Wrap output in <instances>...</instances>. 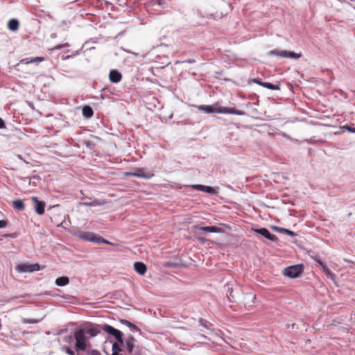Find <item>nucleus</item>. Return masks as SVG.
<instances>
[{
    "label": "nucleus",
    "mask_w": 355,
    "mask_h": 355,
    "mask_svg": "<svg viewBox=\"0 0 355 355\" xmlns=\"http://www.w3.org/2000/svg\"><path fill=\"white\" fill-rule=\"evenodd\" d=\"M100 333V330L93 326L81 328L74 332V336H69L65 338L67 341H73L75 340V349L77 352L85 351L91 348L92 345L89 338L96 336Z\"/></svg>",
    "instance_id": "f257e3e1"
},
{
    "label": "nucleus",
    "mask_w": 355,
    "mask_h": 355,
    "mask_svg": "<svg viewBox=\"0 0 355 355\" xmlns=\"http://www.w3.org/2000/svg\"><path fill=\"white\" fill-rule=\"evenodd\" d=\"M198 108L206 113H219V114H231L239 116H243L245 112L241 110H236L232 107H213L211 105H200Z\"/></svg>",
    "instance_id": "f03ea898"
},
{
    "label": "nucleus",
    "mask_w": 355,
    "mask_h": 355,
    "mask_svg": "<svg viewBox=\"0 0 355 355\" xmlns=\"http://www.w3.org/2000/svg\"><path fill=\"white\" fill-rule=\"evenodd\" d=\"M80 238L84 239L85 241H94L98 243H106L114 245L113 243L109 242L101 236H98L95 234L89 232H83L79 234Z\"/></svg>",
    "instance_id": "7ed1b4c3"
},
{
    "label": "nucleus",
    "mask_w": 355,
    "mask_h": 355,
    "mask_svg": "<svg viewBox=\"0 0 355 355\" xmlns=\"http://www.w3.org/2000/svg\"><path fill=\"white\" fill-rule=\"evenodd\" d=\"M268 55H277L282 58H288L292 59H299L302 57V53H297L293 51H288L286 50L279 51V50H272L268 52Z\"/></svg>",
    "instance_id": "20e7f679"
},
{
    "label": "nucleus",
    "mask_w": 355,
    "mask_h": 355,
    "mask_svg": "<svg viewBox=\"0 0 355 355\" xmlns=\"http://www.w3.org/2000/svg\"><path fill=\"white\" fill-rule=\"evenodd\" d=\"M302 272V266L295 265L286 268L284 270V275L291 278H295L299 277Z\"/></svg>",
    "instance_id": "39448f33"
},
{
    "label": "nucleus",
    "mask_w": 355,
    "mask_h": 355,
    "mask_svg": "<svg viewBox=\"0 0 355 355\" xmlns=\"http://www.w3.org/2000/svg\"><path fill=\"white\" fill-rule=\"evenodd\" d=\"M103 330L105 331L109 334L114 336L116 338V339L117 340V341L119 343L120 345L123 344V340L122 338V333L119 330L116 329L114 327H112V326L108 325V324H105L103 326Z\"/></svg>",
    "instance_id": "423d86ee"
},
{
    "label": "nucleus",
    "mask_w": 355,
    "mask_h": 355,
    "mask_svg": "<svg viewBox=\"0 0 355 355\" xmlns=\"http://www.w3.org/2000/svg\"><path fill=\"white\" fill-rule=\"evenodd\" d=\"M40 266L37 263L35 264H19L16 266V270L19 272H35L38 271Z\"/></svg>",
    "instance_id": "0eeeda50"
},
{
    "label": "nucleus",
    "mask_w": 355,
    "mask_h": 355,
    "mask_svg": "<svg viewBox=\"0 0 355 355\" xmlns=\"http://www.w3.org/2000/svg\"><path fill=\"white\" fill-rule=\"evenodd\" d=\"M32 201L35 203V210L39 215H42L44 213L45 203L43 201H40L37 197H32Z\"/></svg>",
    "instance_id": "6e6552de"
},
{
    "label": "nucleus",
    "mask_w": 355,
    "mask_h": 355,
    "mask_svg": "<svg viewBox=\"0 0 355 355\" xmlns=\"http://www.w3.org/2000/svg\"><path fill=\"white\" fill-rule=\"evenodd\" d=\"M154 173L152 171L145 172L143 168H138L134 171L133 176L137 178H142L145 179H150L154 177Z\"/></svg>",
    "instance_id": "1a4fd4ad"
},
{
    "label": "nucleus",
    "mask_w": 355,
    "mask_h": 355,
    "mask_svg": "<svg viewBox=\"0 0 355 355\" xmlns=\"http://www.w3.org/2000/svg\"><path fill=\"white\" fill-rule=\"evenodd\" d=\"M255 232L271 241H277V237L275 235L270 234V232L266 228L263 227L257 229L255 230Z\"/></svg>",
    "instance_id": "9d476101"
},
{
    "label": "nucleus",
    "mask_w": 355,
    "mask_h": 355,
    "mask_svg": "<svg viewBox=\"0 0 355 355\" xmlns=\"http://www.w3.org/2000/svg\"><path fill=\"white\" fill-rule=\"evenodd\" d=\"M44 60H45V58L42 57V56H38V57H35V58H26L21 59L19 61V62L17 64V65H19L20 64H31V63H39V62H41Z\"/></svg>",
    "instance_id": "9b49d317"
},
{
    "label": "nucleus",
    "mask_w": 355,
    "mask_h": 355,
    "mask_svg": "<svg viewBox=\"0 0 355 355\" xmlns=\"http://www.w3.org/2000/svg\"><path fill=\"white\" fill-rule=\"evenodd\" d=\"M193 229L200 230L206 232L220 233L223 232L220 228L216 226L200 227L199 225H194L193 226Z\"/></svg>",
    "instance_id": "f8f14e48"
},
{
    "label": "nucleus",
    "mask_w": 355,
    "mask_h": 355,
    "mask_svg": "<svg viewBox=\"0 0 355 355\" xmlns=\"http://www.w3.org/2000/svg\"><path fill=\"white\" fill-rule=\"evenodd\" d=\"M110 80L112 83H117L121 81L122 78V75L117 70H111L109 74Z\"/></svg>",
    "instance_id": "ddd939ff"
},
{
    "label": "nucleus",
    "mask_w": 355,
    "mask_h": 355,
    "mask_svg": "<svg viewBox=\"0 0 355 355\" xmlns=\"http://www.w3.org/2000/svg\"><path fill=\"white\" fill-rule=\"evenodd\" d=\"M134 268L136 272L141 275H144L147 270L146 266L144 263L139 261L134 263Z\"/></svg>",
    "instance_id": "4468645a"
},
{
    "label": "nucleus",
    "mask_w": 355,
    "mask_h": 355,
    "mask_svg": "<svg viewBox=\"0 0 355 355\" xmlns=\"http://www.w3.org/2000/svg\"><path fill=\"white\" fill-rule=\"evenodd\" d=\"M191 188H193L196 190H198V191H201L207 192L209 193H214V189L212 187H209V186H205V185H201V184H194V185L191 186Z\"/></svg>",
    "instance_id": "2eb2a0df"
},
{
    "label": "nucleus",
    "mask_w": 355,
    "mask_h": 355,
    "mask_svg": "<svg viewBox=\"0 0 355 355\" xmlns=\"http://www.w3.org/2000/svg\"><path fill=\"white\" fill-rule=\"evenodd\" d=\"M135 342L136 339L132 336H130L125 340V347L128 353H132Z\"/></svg>",
    "instance_id": "dca6fc26"
},
{
    "label": "nucleus",
    "mask_w": 355,
    "mask_h": 355,
    "mask_svg": "<svg viewBox=\"0 0 355 355\" xmlns=\"http://www.w3.org/2000/svg\"><path fill=\"white\" fill-rule=\"evenodd\" d=\"M318 263L320 265L326 275L331 279L334 280L335 278V275L328 268V267L320 260L318 261Z\"/></svg>",
    "instance_id": "f3484780"
},
{
    "label": "nucleus",
    "mask_w": 355,
    "mask_h": 355,
    "mask_svg": "<svg viewBox=\"0 0 355 355\" xmlns=\"http://www.w3.org/2000/svg\"><path fill=\"white\" fill-rule=\"evenodd\" d=\"M83 114L86 118H91L94 115V112L92 108L89 105H85L83 107Z\"/></svg>",
    "instance_id": "a211bd4d"
},
{
    "label": "nucleus",
    "mask_w": 355,
    "mask_h": 355,
    "mask_svg": "<svg viewBox=\"0 0 355 355\" xmlns=\"http://www.w3.org/2000/svg\"><path fill=\"white\" fill-rule=\"evenodd\" d=\"M8 27L10 31H15L19 28V21L15 19H12L8 21Z\"/></svg>",
    "instance_id": "6ab92c4d"
},
{
    "label": "nucleus",
    "mask_w": 355,
    "mask_h": 355,
    "mask_svg": "<svg viewBox=\"0 0 355 355\" xmlns=\"http://www.w3.org/2000/svg\"><path fill=\"white\" fill-rule=\"evenodd\" d=\"M69 279L67 277H60L56 279L55 284L59 286H64L69 284Z\"/></svg>",
    "instance_id": "aec40b11"
},
{
    "label": "nucleus",
    "mask_w": 355,
    "mask_h": 355,
    "mask_svg": "<svg viewBox=\"0 0 355 355\" xmlns=\"http://www.w3.org/2000/svg\"><path fill=\"white\" fill-rule=\"evenodd\" d=\"M13 207L17 210H24L25 205L21 200H16L12 202Z\"/></svg>",
    "instance_id": "412c9836"
},
{
    "label": "nucleus",
    "mask_w": 355,
    "mask_h": 355,
    "mask_svg": "<svg viewBox=\"0 0 355 355\" xmlns=\"http://www.w3.org/2000/svg\"><path fill=\"white\" fill-rule=\"evenodd\" d=\"M262 87L271 89V90H279L280 87L279 85H273L270 83L264 82V84H262Z\"/></svg>",
    "instance_id": "4be33fe9"
},
{
    "label": "nucleus",
    "mask_w": 355,
    "mask_h": 355,
    "mask_svg": "<svg viewBox=\"0 0 355 355\" xmlns=\"http://www.w3.org/2000/svg\"><path fill=\"white\" fill-rule=\"evenodd\" d=\"M105 203V201H101L99 200H94L89 202H85L84 204L87 206H100L104 205Z\"/></svg>",
    "instance_id": "5701e85b"
},
{
    "label": "nucleus",
    "mask_w": 355,
    "mask_h": 355,
    "mask_svg": "<svg viewBox=\"0 0 355 355\" xmlns=\"http://www.w3.org/2000/svg\"><path fill=\"white\" fill-rule=\"evenodd\" d=\"M121 322L123 324H125L127 325L128 327L136 330V331H140L139 328L137 327L135 324L130 322L129 321L126 320H121Z\"/></svg>",
    "instance_id": "b1692460"
},
{
    "label": "nucleus",
    "mask_w": 355,
    "mask_h": 355,
    "mask_svg": "<svg viewBox=\"0 0 355 355\" xmlns=\"http://www.w3.org/2000/svg\"><path fill=\"white\" fill-rule=\"evenodd\" d=\"M275 229L278 230L279 232L285 233L289 236H295V233L293 231H291L288 229L282 228V227H275Z\"/></svg>",
    "instance_id": "393cba45"
},
{
    "label": "nucleus",
    "mask_w": 355,
    "mask_h": 355,
    "mask_svg": "<svg viewBox=\"0 0 355 355\" xmlns=\"http://www.w3.org/2000/svg\"><path fill=\"white\" fill-rule=\"evenodd\" d=\"M112 352H120L121 351V347H120L119 344H118L117 343H114L112 344Z\"/></svg>",
    "instance_id": "a878e982"
},
{
    "label": "nucleus",
    "mask_w": 355,
    "mask_h": 355,
    "mask_svg": "<svg viewBox=\"0 0 355 355\" xmlns=\"http://www.w3.org/2000/svg\"><path fill=\"white\" fill-rule=\"evenodd\" d=\"M87 355H100V352L96 349H92L90 348L87 349Z\"/></svg>",
    "instance_id": "bb28decb"
},
{
    "label": "nucleus",
    "mask_w": 355,
    "mask_h": 355,
    "mask_svg": "<svg viewBox=\"0 0 355 355\" xmlns=\"http://www.w3.org/2000/svg\"><path fill=\"white\" fill-rule=\"evenodd\" d=\"M62 349L69 355H75L74 352L72 349H71L70 348H69L67 347H63Z\"/></svg>",
    "instance_id": "cd10ccee"
},
{
    "label": "nucleus",
    "mask_w": 355,
    "mask_h": 355,
    "mask_svg": "<svg viewBox=\"0 0 355 355\" xmlns=\"http://www.w3.org/2000/svg\"><path fill=\"white\" fill-rule=\"evenodd\" d=\"M24 322L29 323V324H35L39 322L38 320H34V319H25Z\"/></svg>",
    "instance_id": "c85d7f7f"
},
{
    "label": "nucleus",
    "mask_w": 355,
    "mask_h": 355,
    "mask_svg": "<svg viewBox=\"0 0 355 355\" xmlns=\"http://www.w3.org/2000/svg\"><path fill=\"white\" fill-rule=\"evenodd\" d=\"M252 81L255 83H257V84H258L259 85H261V86H262V84H264V82H262V81H261L260 80H258V79H253Z\"/></svg>",
    "instance_id": "c756f323"
},
{
    "label": "nucleus",
    "mask_w": 355,
    "mask_h": 355,
    "mask_svg": "<svg viewBox=\"0 0 355 355\" xmlns=\"http://www.w3.org/2000/svg\"><path fill=\"white\" fill-rule=\"evenodd\" d=\"M7 225V222L5 221V220H0V228H3L5 227H6Z\"/></svg>",
    "instance_id": "7c9ffc66"
},
{
    "label": "nucleus",
    "mask_w": 355,
    "mask_h": 355,
    "mask_svg": "<svg viewBox=\"0 0 355 355\" xmlns=\"http://www.w3.org/2000/svg\"><path fill=\"white\" fill-rule=\"evenodd\" d=\"M4 128H6L4 121L1 118H0V128L2 129Z\"/></svg>",
    "instance_id": "2f4dec72"
},
{
    "label": "nucleus",
    "mask_w": 355,
    "mask_h": 355,
    "mask_svg": "<svg viewBox=\"0 0 355 355\" xmlns=\"http://www.w3.org/2000/svg\"><path fill=\"white\" fill-rule=\"evenodd\" d=\"M346 128L351 132H355V128L351 126H347Z\"/></svg>",
    "instance_id": "473e14b6"
},
{
    "label": "nucleus",
    "mask_w": 355,
    "mask_h": 355,
    "mask_svg": "<svg viewBox=\"0 0 355 355\" xmlns=\"http://www.w3.org/2000/svg\"><path fill=\"white\" fill-rule=\"evenodd\" d=\"M134 172H125L124 175L125 176H133Z\"/></svg>",
    "instance_id": "72a5a7b5"
},
{
    "label": "nucleus",
    "mask_w": 355,
    "mask_h": 355,
    "mask_svg": "<svg viewBox=\"0 0 355 355\" xmlns=\"http://www.w3.org/2000/svg\"><path fill=\"white\" fill-rule=\"evenodd\" d=\"M199 322H200V324H202V326H205V324H204V320H203L202 318H200V319L199 320Z\"/></svg>",
    "instance_id": "f704fd0d"
},
{
    "label": "nucleus",
    "mask_w": 355,
    "mask_h": 355,
    "mask_svg": "<svg viewBox=\"0 0 355 355\" xmlns=\"http://www.w3.org/2000/svg\"><path fill=\"white\" fill-rule=\"evenodd\" d=\"M111 355H120L119 352H112Z\"/></svg>",
    "instance_id": "c9c22d12"
},
{
    "label": "nucleus",
    "mask_w": 355,
    "mask_h": 355,
    "mask_svg": "<svg viewBox=\"0 0 355 355\" xmlns=\"http://www.w3.org/2000/svg\"><path fill=\"white\" fill-rule=\"evenodd\" d=\"M56 49H61V46H58L57 47H55Z\"/></svg>",
    "instance_id": "e433bc0d"
}]
</instances>
